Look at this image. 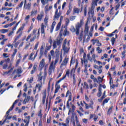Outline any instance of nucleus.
Segmentation results:
<instances>
[{"instance_id":"12","label":"nucleus","mask_w":126,"mask_h":126,"mask_svg":"<svg viewBox=\"0 0 126 126\" xmlns=\"http://www.w3.org/2000/svg\"><path fill=\"white\" fill-rule=\"evenodd\" d=\"M43 87V82H41V83L37 84L35 86V88H38V92L41 91V89Z\"/></svg>"},{"instance_id":"7","label":"nucleus","mask_w":126,"mask_h":126,"mask_svg":"<svg viewBox=\"0 0 126 126\" xmlns=\"http://www.w3.org/2000/svg\"><path fill=\"white\" fill-rule=\"evenodd\" d=\"M54 7L56 9L55 11V14L53 17V20H59V18H60V16L62 15V13H59V10L58 8V4L55 3L54 5Z\"/></svg>"},{"instance_id":"52","label":"nucleus","mask_w":126,"mask_h":126,"mask_svg":"<svg viewBox=\"0 0 126 126\" xmlns=\"http://www.w3.org/2000/svg\"><path fill=\"white\" fill-rule=\"evenodd\" d=\"M67 42V40L66 39H64V42H63V46L62 47H65V45H66V42Z\"/></svg>"},{"instance_id":"37","label":"nucleus","mask_w":126,"mask_h":126,"mask_svg":"<svg viewBox=\"0 0 126 126\" xmlns=\"http://www.w3.org/2000/svg\"><path fill=\"white\" fill-rule=\"evenodd\" d=\"M12 70H13V68H11L9 70L4 72V74H8V73H10V72H11V71H12Z\"/></svg>"},{"instance_id":"20","label":"nucleus","mask_w":126,"mask_h":126,"mask_svg":"<svg viewBox=\"0 0 126 126\" xmlns=\"http://www.w3.org/2000/svg\"><path fill=\"white\" fill-rule=\"evenodd\" d=\"M16 53H17V50L15 49L14 50V52L11 57L12 60H13V59H14V57H15V55H16Z\"/></svg>"},{"instance_id":"26","label":"nucleus","mask_w":126,"mask_h":126,"mask_svg":"<svg viewBox=\"0 0 126 126\" xmlns=\"http://www.w3.org/2000/svg\"><path fill=\"white\" fill-rule=\"evenodd\" d=\"M37 9H33L32 11V13H31V16H32V15H34L35 14H37Z\"/></svg>"},{"instance_id":"58","label":"nucleus","mask_w":126,"mask_h":126,"mask_svg":"<svg viewBox=\"0 0 126 126\" xmlns=\"http://www.w3.org/2000/svg\"><path fill=\"white\" fill-rule=\"evenodd\" d=\"M15 23H16V22H13L11 23L10 24H8L9 27H11V26H12V25H14V24H15Z\"/></svg>"},{"instance_id":"38","label":"nucleus","mask_w":126,"mask_h":126,"mask_svg":"<svg viewBox=\"0 0 126 126\" xmlns=\"http://www.w3.org/2000/svg\"><path fill=\"white\" fill-rule=\"evenodd\" d=\"M48 67H49V64L48 63L45 64L43 67L44 70L47 71V69H48Z\"/></svg>"},{"instance_id":"31","label":"nucleus","mask_w":126,"mask_h":126,"mask_svg":"<svg viewBox=\"0 0 126 126\" xmlns=\"http://www.w3.org/2000/svg\"><path fill=\"white\" fill-rule=\"evenodd\" d=\"M33 35V38H32L30 39V42H33L34 41V40H35V39H36V37H37V35L36 34H32Z\"/></svg>"},{"instance_id":"45","label":"nucleus","mask_w":126,"mask_h":126,"mask_svg":"<svg viewBox=\"0 0 126 126\" xmlns=\"http://www.w3.org/2000/svg\"><path fill=\"white\" fill-rule=\"evenodd\" d=\"M56 24H57V23H56V21H54L52 23V25L51 26V28H52V29H54V28H55V26H56Z\"/></svg>"},{"instance_id":"61","label":"nucleus","mask_w":126,"mask_h":126,"mask_svg":"<svg viewBox=\"0 0 126 126\" xmlns=\"http://www.w3.org/2000/svg\"><path fill=\"white\" fill-rule=\"evenodd\" d=\"M70 12H71V9H70V8H69L68 10L67 11V13H66L67 15H68V14H69V13H70Z\"/></svg>"},{"instance_id":"44","label":"nucleus","mask_w":126,"mask_h":126,"mask_svg":"<svg viewBox=\"0 0 126 126\" xmlns=\"http://www.w3.org/2000/svg\"><path fill=\"white\" fill-rule=\"evenodd\" d=\"M75 18H76V16H71L70 17V20L71 21H73V20H74V19H75Z\"/></svg>"},{"instance_id":"17","label":"nucleus","mask_w":126,"mask_h":126,"mask_svg":"<svg viewBox=\"0 0 126 126\" xmlns=\"http://www.w3.org/2000/svg\"><path fill=\"white\" fill-rule=\"evenodd\" d=\"M24 29V24H23L22 26H21L17 32V34H19L20 33V32H22L23 31V30Z\"/></svg>"},{"instance_id":"24","label":"nucleus","mask_w":126,"mask_h":126,"mask_svg":"<svg viewBox=\"0 0 126 126\" xmlns=\"http://www.w3.org/2000/svg\"><path fill=\"white\" fill-rule=\"evenodd\" d=\"M63 35L64 36H68V35H69V32L67 31V29H65Z\"/></svg>"},{"instance_id":"29","label":"nucleus","mask_w":126,"mask_h":126,"mask_svg":"<svg viewBox=\"0 0 126 126\" xmlns=\"http://www.w3.org/2000/svg\"><path fill=\"white\" fill-rule=\"evenodd\" d=\"M38 116L40 117V120H42V117H43V114H42V110H40L38 112Z\"/></svg>"},{"instance_id":"10","label":"nucleus","mask_w":126,"mask_h":126,"mask_svg":"<svg viewBox=\"0 0 126 126\" xmlns=\"http://www.w3.org/2000/svg\"><path fill=\"white\" fill-rule=\"evenodd\" d=\"M67 63H68V58L66 57L64 60L63 61V63L60 66V68H63V66L66 65L67 64Z\"/></svg>"},{"instance_id":"59","label":"nucleus","mask_w":126,"mask_h":126,"mask_svg":"<svg viewBox=\"0 0 126 126\" xmlns=\"http://www.w3.org/2000/svg\"><path fill=\"white\" fill-rule=\"evenodd\" d=\"M92 5H97V2H96V1H95V0H93V1L92 2Z\"/></svg>"},{"instance_id":"55","label":"nucleus","mask_w":126,"mask_h":126,"mask_svg":"<svg viewBox=\"0 0 126 126\" xmlns=\"http://www.w3.org/2000/svg\"><path fill=\"white\" fill-rule=\"evenodd\" d=\"M20 61H21L20 59L17 61V62L16 63V66H18V65L19 64V63H20Z\"/></svg>"},{"instance_id":"4","label":"nucleus","mask_w":126,"mask_h":126,"mask_svg":"<svg viewBox=\"0 0 126 126\" xmlns=\"http://www.w3.org/2000/svg\"><path fill=\"white\" fill-rule=\"evenodd\" d=\"M78 117H77L76 113H72L70 118V122L72 123L73 126H75V122L76 124H78Z\"/></svg>"},{"instance_id":"21","label":"nucleus","mask_w":126,"mask_h":126,"mask_svg":"<svg viewBox=\"0 0 126 126\" xmlns=\"http://www.w3.org/2000/svg\"><path fill=\"white\" fill-rule=\"evenodd\" d=\"M19 101V99H16L14 102L13 103L12 106L10 108L11 110H13V108H14V106H15V104H17V103H18V101Z\"/></svg>"},{"instance_id":"62","label":"nucleus","mask_w":126,"mask_h":126,"mask_svg":"<svg viewBox=\"0 0 126 126\" xmlns=\"http://www.w3.org/2000/svg\"><path fill=\"white\" fill-rule=\"evenodd\" d=\"M109 83H110V85H112V83H113V79L112 78V77H110V78Z\"/></svg>"},{"instance_id":"2","label":"nucleus","mask_w":126,"mask_h":126,"mask_svg":"<svg viewBox=\"0 0 126 126\" xmlns=\"http://www.w3.org/2000/svg\"><path fill=\"white\" fill-rule=\"evenodd\" d=\"M84 24L83 22V20H80V22H78L75 25V28L73 26H71L70 28V31L73 33L75 32L76 35H79V32H80V28L82 27V25Z\"/></svg>"},{"instance_id":"32","label":"nucleus","mask_w":126,"mask_h":126,"mask_svg":"<svg viewBox=\"0 0 126 126\" xmlns=\"http://www.w3.org/2000/svg\"><path fill=\"white\" fill-rule=\"evenodd\" d=\"M70 121V117H68L66 119V121H65V123H66V125H69V121Z\"/></svg>"},{"instance_id":"50","label":"nucleus","mask_w":126,"mask_h":126,"mask_svg":"<svg viewBox=\"0 0 126 126\" xmlns=\"http://www.w3.org/2000/svg\"><path fill=\"white\" fill-rule=\"evenodd\" d=\"M34 52H32L30 56V58L29 60H31L32 61V60H33V58H32V57H33V56H34Z\"/></svg>"},{"instance_id":"9","label":"nucleus","mask_w":126,"mask_h":126,"mask_svg":"<svg viewBox=\"0 0 126 126\" xmlns=\"http://www.w3.org/2000/svg\"><path fill=\"white\" fill-rule=\"evenodd\" d=\"M46 64V63L45 62V59H42L40 62L38 69L41 71L42 70L43 68H44V66Z\"/></svg>"},{"instance_id":"23","label":"nucleus","mask_w":126,"mask_h":126,"mask_svg":"<svg viewBox=\"0 0 126 126\" xmlns=\"http://www.w3.org/2000/svg\"><path fill=\"white\" fill-rule=\"evenodd\" d=\"M22 68L21 67H19L17 69V73L18 74H20L22 73Z\"/></svg>"},{"instance_id":"54","label":"nucleus","mask_w":126,"mask_h":126,"mask_svg":"<svg viewBox=\"0 0 126 126\" xmlns=\"http://www.w3.org/2000/svg\"><path fill=\"white\" fill-rule=\"evenodd\" d=\"M25 98H26V99H27L28 103V102H29V101H30V99H31V97H30V96H27Z\"/></svg>"},{"instance_id":"47","label":"nucleus","mask_w":126,"mask_h":126,"mask_svg":"<svg viewBox=\"0 0 126 126\" xmlns=\"http://www.w3.org/2000/svg\"><path fill=\"white\" fill-rule=\"evenodd\" d=\"M72 59H73V57L71 58V60L70 61V66H71V64H73V63H75V60H73Z\"/></svg>"},{"instance_id":"64","label":"nucleus","mask_w":126,"mask_h":126,"mask_svg":"<svg viewBox=\"0 0 126 126\" xmlns=\"http://www.w3.org/2000/svg\"><path fill=\"white\" fill-rule=\"evenodd\" d=\"M38 126H42V119L40 120Z\"/></svg>"},{"instance_id":"42","label":"nucleus","mask_w":126,"mask_h":126,"mask_svg":"<svg viewBox=\"0 0 126 126\" xmlns=\"http://www.w3.org/2000/svg\"><path fill=\"white\" fill-rule=\"evenodd\" d=\"M73 84L74 85L76 83V80H75V75L74 74H73Z\"/></svg>"},{"instance_id":"14","label":"nucleus","mask_w":126,"mask_h":126,"mask_svg":"<svg viewBox=\"0 0 126 126\" xmlns=\"http://www.w3.org/2000/svg\"><path fill=\"white\" fill-rule=\"evenodd\" d=\"M23 32H20V33H19V34L15 38V40L13 42V43H15L16 42V41H17V40H18V39H19V38H20V37H21L22 34H23Z\"/></svg>"},{"instance_id":"13","label":"nucleus","mask_w":126,"mask_h":126,"mask_svg":"<svg viewBox=\"0 0 126 126\" xmlns=\"http://www.w3.org/2000/svg\"><path fill=\"white\" fill-rule=\"evenodd\" d=\"M61 88V85L56 84L55 85V94L58 93L59 92V90H60V89Z\"/></svg>"},{"instance_id":"33","label":"nucleus","mask_w":126,"mask_h":126,"mask_svg":"<svg viewBox=\"0 0 126 126\" xmlns=\"http://www.w3.org/2000/svg\"><path fill=\"white\" fill-rule=\"evenodd\" d=\"M112 45L114 46L115 45V42H116V38L115 37H112L111 39Z\"/></svg>"},{"instance_id":"22","label":"nucleus","mask_w":126,"mask_h":126,"mask_svg":"<svg viewBox=\"0 0 126 126\" xmlns=\"http://www.w3.org/2000/svg\"><path fill=\"white\" fill-rule=\"evenodd\" d=\"M80 12V9L78 8H74L73 9V12L74 13H77L78 14L79 12Z\"/></svg>"},{"instance_id":"8","label":"nucleus","mask_w":126,"mask_h":126,"mask_svg":"<svg viewBox=\"0 0 126 126\" xmlns=\"http://www.w3.org/2000/svg\"><path fill=\"white\" fill-rule=\"evenodd\" d=\"M10 111H12V109L9 108L8 110L6 112V114L4 116L5 120L3 121V124H4V123L6 122V120H10V119H11V116H9V113H10Z\"/></svg>"},{"instance_id":"63","label":"nucleus","mask_w":126,"mask_h":126,"mask_svg":"<svg viewBox=\"0 0 126 126\" xmlns=\"http://www.w3.org/2000/svg\"><path fill=\"white\" fill-rule=\"evenodd\" d=\"M3 57L4 58H8V56H7V54H6V53H3Z\"/></svg>"},{"instance_id":"18","label":"nucleus","mask_w":126,"mask_h":126,"mask_svg":"<svg viewBox=\"0 0 126 126\" xmlns=\"http://www.w3.org/2000/svg\"><path fill=\"white\" fill-rule=\"evenodd\" d=\"M102 88H98V92L97 93V97H101V95H102Z\"/></svg>"},{"instance_id":"34","label":"nucleus","mask_w":126,"mask_h":126,"mask_svg":"<svg viewBox=\"0 0 126 126\" xmlns=\"http://www.w3.org/2000/svg\"><path fill=\"white\" fill-rule=\"evenodd\" d=\"M102 78H101L100 76L98 77L97 83H98V84H99V83H102Z\"/></svg>"},{"instance_id":"28","label":"nucleus","mask_w":126,"mask_h":126,"mask_svg":"<svg viewBox=\"0 0 126 126\" xmlns=\"http://www.w3.org/2000/svg\"><path fill=\"white\" fill-rule=\"evenodd\" d=\"M36 68H37V66H36V65H34L33 69L32 70L31 72V74H33V73H34V72H36Z\"/></svg>"},{"instance_id":"60","label":"nucleus","mask_w":126,"mask_h":126,"mask_svg":"<svg viewBox=\"0 0 126 126\" xmlns=\"http://www.w3.org/2000/svg\"><path fill=\"white\" fill-rule=\"evenodd\" d=\"M65 21H66V26H67V25H68V24L69 23V19L67 18L66 19Z\"/></svg>"},{"instance_id":"25","label":"nucleus","mask_w":126,"mask_h":126,"mask_svg":"<svg viewBox=\"0 0 126 126\" xmlns=\"http://www.w3.org/2000/svg\"><path fill=\"white\" fill-rule=\"evenodd\" d=\"M61 25H62V23L59 22L56 27V31H59V30H60V28H61Z\"/></svg>"},{"instance_id":"46","label":"nucleus","mask_w":126,"mask_h":126,"mask_svg":"<svg viewBox=\"0 0 126 126\" xmlns=\"http://www.w3.org/2000/svg\"><path fill=\"white\" fill-rule=\"evenodd\" d=\"M42 79H43V76H39L38 79V81H39V82L41 83V82H42Z\"/></svg>"},{"instance_id":"3","label":"nucleus","mask_w":126,"mask_h":126,"mask_svg":"<svg viewBox=\"0 0 126 126\" xmlns=\"http://www.w3.org/2000/svg\"><path fill=\"white\" fill-rule=\"evenodd\" d=\"M59 57H57L55 59V62L54 61H52L51 63H50V65L48 69V72L49 75H51L52 74V72L54 71L56 68V65L57 63H59Z\"/></svg>"},{"instance_id":"40","label":"nucleus","mask_w":126,"mask_h":126,"mask_svg":"<svg viewBox=\"0 0 126 126\" xmlns=\"http://www.w3.org/2000/svg\"><path fill=\"white\" fill-rule=\"evenodd\" d=\"M24 91L25 92H27V89H28V87H27V85L26 84H25L24 86Z\"/></svg>"},{"instance_id":"57","label":"nucleus","mask_w":126,"mask_h":126,"mask_svg":"<svg viewBox=\"0 0 126 126\" xmlns=\"http://www.w3.org/2000/svg\"><path fill=\"white\" fill-rule=\"evenodd\" d=\"M31 36H32V34H30V35H29L26 39V41L27 42L28 41V40H29V39H30V38H31Z\"/></svg>"},{"instance_id":"19","label":"nucleus","mask_w":126,"mask_h":126,"mask_svg":"<svg viewBox=\"0 0 126 126\" xmlns=\"http://www.w3.org/2000/svg\"><path fill=\"white\" fill-rule=\"evenodd\" d=\"M63 51H64V53H68V52L69 51V47H66L65 46L64 47H62Z\"/></svg>"},{"instance_id":"30","label":"nucleus","mask_w":126,"mask_h":126,"mask_svg":"<svg viewBox=\"0 0 126 126\" xmlns=\"http://www.w3.org/2000/svg\"><path fill=\"white\" fill-rule=\"evenodd\" d=\"M112 110H113V106H111L108 110L107 115H110L112 112Z\"/></svg>"},{"instance_id":"53","label":"nucleus","mask_w":126,"mask_h":126,"mask_svg":"<svg viewBox=\"0 0 126 126\" xmlns=\"http://www.w3.org/2000/svg\"><path fill=\"white\" fill-rule=\"evenodd\" d=\"M87 14V8L86 7H85L84 8V15L85 16H86Z\"/></svg>"},{"instance_id":"35","label":"nucleus","mask_w":126,"mask_h":126,"mask_svg":"<svg viewBox=\"0 0 126 126\" xmlns=\"http://www.w3.org/2000/svg\"><path fill=\"white\" fill-rule=\"evenodd\" d=\"M87 63H88V60H85L84 61V64H85V68H87Z\"/></svg>"},{"instance_id":"11","label":"nucleus","mask_w":126,"mask_h":126,"mask_svg":"<svg viewBox=\"0 0 126 126\" xmlns=\"http://www.w3.org/2000/svg\"><path fill=\"white\" fill-rule=\"evenodd\" d=\"M43 17H44V12H41L40 14L37 15L36 19L38 21H41L42 19H43Z\"/></svg>"},{"instance_id":"49","label":"nucleus","mask_w":126,"mask_h":126,"mask_svg":"<svg viewBox=\"0 0 126 126\" xmlns=\"http://www.w3.org/2000/svg\"><path fill=\"white\" fill-rule=\"evenodd\" d=\"M66 76L68 77L69 76V70H67L66 71L65 75L64 76H65V78L66 77Z\"/></svg>"},{"instance_id":"36","label":"nucleus","mask_w":126,"mask_h":126,"mask_svg":"<svg viewBox=\"0 0 126 126\" xmlns=\"http://www.w3.org/2000/svg\"><path fill=\"white\" fill-rule=\"evenodd\" d=\"M46 101V94H45L43 95V98H42V103L43 104H45V101Z\"/></svg>"},{"instance_id":"48","label":"nucleus","mask_w":126,"mask_h":126,"mask_svg":"<svg viewBox=\"0 0 126 126\" xmlns=\"http://www.w3.org/2000/svg\"><path fill=\"white\" fill-rule=\"evenodd\" d=\"M64 78H65V76L63 77L62 79H60V80L58 81L56 83V84H59V83H60V82H61V81H62V80H63V79H64Z\"/></svg>"},{"instance_id":"56","label":"nucleus","mask_w":126,"mask_h":126,"mask_svg":"<svg viewBox=\"0 0 126 126\" xmlns=\"http://www.w3.org/2000/svg\"><path fill=\"white\" fill-rule=\"evenodd\" d=\"M50 54H51V55L52 56V57H54L55 56V51H54V50H51L50 51Z\"/></svg>"},{"instance_id":"1","label":"nucleus","mask_w":126,"mask_h":126,"mask_svg":"<svg viewBox=\"0 0 126 126\" xmlns=\"http://www.w3.org/2000/svg\"><path fill=\"white\" fill-rule=\"evenodd\" d=\"M51 45H49V43H47L45 49V43L43 42L42 43L40 49L39 60H41V58L43 57V55H44L45 57H47V56H48V51H50V50H51Z\"/></svg>"},{"instance_id":"51","label":"nucleus","mask_w":126,"mask_h":126,"mask_svg":"<svg viewBox=\"0 0 126 126\" xmlns=\"http://www.w3.org/2000/svg\"><path fill=\"white\" fill-rule=\"evenodd\" d=\"M30 7H31V4L28 3V4H27L26 9H30Z\"/></svg>"},{"instance_id":"43","label":"nucleus","mask_w":126,"mask_h":126,"mask_svg":"<svg viewBox=\"0 0 126 126\" xmlns=\"http://www.w3.org/2000/svg\"><path fill=\"white\" fill-rule=\"evenodd\" d=\"M90 20H91V16L89 15V17L87 18V22H86V23H87V25H88V23L90 22Z\"/></svg>"},{"instance_id":"6","label":"nucleus","mask_w":126,"mask_h":126,"mask_svg":"<svg viewBox=\"0 0 126 126\" xmlns=\"http://www.w3.org/2000/svg\"><path fill=\"white\" fill-rule=\"evenodd\" d=\"M63 41V38L61 36L58 37L57 39V41H54L53 42V49H56L57 46H60L62 44V42Z\"/></svg>"},{"instance_id":"41","label":"nucleus","mask_w":126,"mask_h":126,"mask_svg":"<svg viewBox=\"0 0 126 126\" xmlns=\"http://www.w3.org/2000/svg\"><path fill=\"white\" fill-rule=\"evenodd\" d=\"M49 5H47L45 6V11L46 13L48 12V11H49Z\"/></svg>"},{"instance_id":"27","label":"nucleus","mask_w":126,"mask_h":126,"mask_svg":"<svg viewBox=\"0 0 126 126\" xmlns=\"http://www.w3.org/2000/svg\"><path fill=\"white\" fill-rule=\"evenodd\" d=\"M109 100L110 98H106L103 101L102 106H105V104H106V103H108Z\"/></svg>"},{"instance_id":"15","label":"nucleus","mask_w":126,"mask_h":126,"mask_svg":"<svg viewBox=\"0 0 126 126\" xmlns=\"http://www.w3.org/2000/svg\"><path fill=\"white\" fill-rule=\"evenodd\" d=\"M89 32V27H88V25H87V23H86L84 32L87 34Z\"/></svg>"},{"instance_id":"16","label":"nucleus","mask_w":126,"mask_h":126,"mask_svg":"<svg viewBox=\"0 0 126 126\" xmlns=\"http://www.w3.org/2000/svg\"><path fill=\"white\" fill-rule=\"evenodd\" d=\"M88 15H90V14H91L92 17H93V16H94V10L90 9L88 11Z\"/></svg>"},{"instance_id":"5","label":"nucleus","mask_w":126,"mask_h":126,"mask_svg":"<svg viewBox=\"0 0 126 126\" xmlns=\"http://www.w3.org/2000/svg\"><path fill=\"white\" fill-rule=\"evenodd\" d=\"M44 23L45 25H44V23H42L41 25V32L43 37H45V27L46 28L48 25V18L47 17L44 19Z\"/></svg>"},{"instance_id":"39","label":"nucleus","mask_w":126,"mask_h":126,"mask_svg":"<svg viewBox=\"0 0 126 126\" xmlns=\"http://www.w3.org/2000/svg\"><path fill=\"white\" fill-rule=\"evenodd\" d=\"M0 32L3 33H7V32H8V30H5V29L1 30Z\"/></svg>"}]
</instances>
